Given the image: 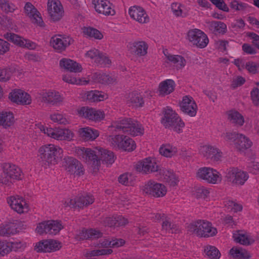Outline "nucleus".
<instances>
[{"instance_id": "nucleus-49", "label": "nucleus", "mask_w": 259, "mask_h": 259, "mask_svg": "<svg viewBox=\"0 0 259 259\" xmlns=\"http://www.w3.org/2000/svg\"><path fill=\"white\" fill-rule=\"evenodd\" d=\"M130 128L128 134L132 136H141L144 133V129L142 125L134 119Z\"/></svg>"}, {"instance_id": "nucleus-33", "label": "nucleus", "mask_w": 259, "mask_h": 259, "mask_svg": "<svg viewBox=\"0 0 259 259\" xmlns=\"http://www.w3.org/2000/svg\"><path fill=\"white\" fill-rule=\"evenodd\" d=\"M126 104L129 107L137 108L143 107L144 101L140 93L134 92L129 94L126 100Z\"/></svg>"}, {"instance_id": "nucleus-50", "label": "nucleus", "mask_w": 259, "mask_h": 259, "mask_svg": "<svg viewBox=\"0 0 259 259\" xmlns=\"http://www.w3.org/2000/svg\"><path fill=\"white\" fill-rule=\"evenodd\" d=\"M83 34L87 37L101 39L103 34L98 30L92 27H84L82 30Z\"/></svg>"}, {"instance_id": "nucleus-52", "label": "nucleus", "mask_w": 259, "mask_h": 259, "mask_svg": "<svg viewBox=\"0 0 259 259\" xmlns=\"http://www.w3.org/2000/svg\"><path fill=\"white\" fill-rule=\"evenodd\" d=\"M204 252L206 255L212 259H218L221 256L219 250L213 246H206L204 248Z\"/></svg>"}, {"instance_id": "nucleus-5", "label": "nucleus", "mask_w": 259, "mask_h": 259, "mask_svg": "<svg viewBox=\"0 0 259 259\" xmlns=\"http://www.w3.org/2000/svg\"><path fill=\"white\" fill-rule=\"evenodd\" d=\"M161 122L165 128H172L173 130L178 134L182 133L183 128L185 126L184 121L169 107L164 109Z\"/></svg>"}, {"instance_id": "nucleus-13", "label": "nucleus", "mask_w": 259, "mask_h": 259, "mask_svg": "<svg viewBox=\"0 0 259 259\" xmlns=\"http://www.w3.org/2000/svg\"><path fill=\"white\" fill-rule=\"evenodd\" d=\"M63 228V226L60 222L51 220L39 223L35 230L37 233L40 235L44 234L56 235Z\"/></svg>"}, {"instance_id": "nucleus-58", "label": "nucleus", "mask_w": 259, "mask_h": 259, "mask_svg": "<svg viewBox=\"0 0 259 259\" xmlns=\"http://www.w3.org/2000/svg\"><path fill=\"white\" fill-rule=\"evenodd\" d=\"M11 251H22L26 247L25 242L21 241L11 242L9 243Z\"/></svg>"}, {"instance_id": "nucleus-39", "label": "nucleus", "mask_w": 259, "mask_h": 259, "mask_svg": "<svg viewBox=\"0 0 259 259\" xmlns=\"http://www.w3.org/2000/svg\"><path fill=\"white\" fill-rule=\"evenodd\" d=\"M160 179L167 182L171 186H176L178 183V180L173 172L165 169H160L159 171Z\"/></svg>"}, {"instance_id": "nucleus-20", "label": "nucleus", "mask_w": 259, "mask_h": 259, "mask_svg": "<svg viewBox=\"0 0 259 259\" xmlns=\"http://www.w3.org/2000/svg\"><path fill=\"white\" fill-rule=\"evenodd\" d=\"M9 99L13 103L20 105H29L31 98L28 93L21 89H14L9 94Z\"/></svg>"}, {"instance_id": "nucleus-12", "label": "nucleus", "mask_w": 259, "mask_h": 259, "mask_svg": "<svg viewBox=\"0 0 259 259\" xmlns=\"http://www.w3.org/2000/svg\"><path fill=\"white\" fill-rule=\"evenodd\" d=\"M62 167L70 175L80 176L84 173L82 164L77 159L71 156L64 158Z\"/></svg>"}, {"instance_id": "nucleus-14", "label": "nucleus", "mask_w": 259, "mask_h": 259, "mask_svg": "<svg viewBox=\"0 0 259 259\" xmlns=\"http://www.w3.org/2000/svg\"><path fill=\"white\" fill-rule=\"evenodd\" d=\"M226 177L228 181L233 184L243 185L248 180L249 176L246 171L237 167H231L228 170Z\"/></svg>"}, {"instance_id": "nucleus-23", "label": "nucleus", "mask_w": 259, "mask_h": 259, "mask_svg": "<svg viewBox=\"0 0 259 259\" xmlns=\"http://www.w3.org/2000/svg\"><path fill=\"white\" fill-rule=\"evenodd\" d=\"M96 11L105 16H113L115 11L112 4L108 0H93Z\"/></svg>"}, {"instance_id": "nucleus-42", "label": "nucleus", "mask_w": 259, "mask_h": 259, "mask_svg": "<svg viewBox=\"0 0 259 259\" xmlns=\"http://www.w3.org/2000/svg\"><path fill=\"white\" fill-rule=\"evenodd\" d=\"M237 139L235 143V147L239 150L246 149L252 145V142L249 139L243 134H238Z\"/></svg>"}, {"instance_id": "nucleus-64", "label": "nucleus", "mask_w": 259, "mask_h": 259, "mask_svg": "<svg viewBox=\"0 0 259 259\" xmlns=\"http://www.w3.org/2000/svg\"><path fill=\"white\" fill-rule=\"evenodd\" d=\"M250 96L253 103L255 106H259V89L254 88L250 92Z\"/></svg>"}, {"instance_id": "nucleus-53", "label": "nucleus", "mask_w": 259, "mask_h": 259, "mask_svg": "<svg viewBox=\"0 0 259 259\" xmlns=\"http://www.w3.org/2000/svg\"><path fill=\"white\" fill-rule=\"evenodd\" d=\"M230 7L236 11L245 12L248 10L249 6L246 3L233 0L230 3Z\"/></svg>"}, {"instance_id": "nucleus-9", "label": "nucleus", "mask_w": 259, "mask_h": 259, "mask_svg": "<svg viewBox=\"0 0 259 259\" xmlns=\"http://www.w3.org/2000/svg\"><path fill=\"white\" fill-rule=\"evenodd\" d=\"M186 38L193 46L200 49L205 48L209 42L207 35L202 30L196 28L189 30L187 33Z\"/></svg>"}, {"instance_id": "nucleus-61", "label": "nucleus", "mask_w": 259, "mask_h": 259, "mask_svg": "<svg viewBox=\"0 0 259 259\" xmlns=\"http://www.w3.org/2000/svg\"><path fill=\"white\" fill-rule=\"evenodd\" d=\"M99 58V59H98L99 61H97L96 63L97 65L102 67H108L111 65V61L105 54L101 53Z\"/></svg>"}, {"instance_id": "nucleus-26", "label": "nucleus", "mask_w": 259, "mask_h": 259, "mask_svg": "<svg viewBox=\"0 0 259 259\" xmlns=\"http://www.w3.org/2000/svg\"><path fill=\"white\" fill-rule=\"evenodd\" d=\"M24 12L30 18L32 23L40 27L45 26L40 13L31 3L27 2L25 4Z\"/></svg>"}, {"instance_id": "nucleus-6", "label": "nucleus", "mask_w": 259, "mask_h": 259, "mask_svg": "<svg viewBox=\"0 0 259 259\" xmlns=\"http://www.w3.org/2000/svg\"><path fill=\"white\" fill-rule=\"evenodd\" d=\"M189 230L201 237H212L217 233V229L212 227L211 223L204 220H198L191 224Z\"/></svg>"}, {"instance_id": "nucleus-37", "label": "nucleus", "mask_w": 259, "mask_h": 259, "mask_svg": "<svg viewBox=\"0 0 259 259\" xmlns=\"http://www.w3.org/2000/svg\"><path fill=\"white\" fill-rule=\"evenodd\" d=\"M50 119L52 122L60 125H66L70 123V119L67 114L62 112L56 111L50 115Z\"/></svg>"}, {"instance_id": "nucleus-30", "label": "nucleus", "mask_w": 259, "mask_h": 259, "mask_svg": "<svg viewBox=\"0 0 259 259\" xmlns=\"http://www.w3.org/2000/svg\"><path fill=\"white\" fill-rule=\"evenodd\" d=\"M129 45V49L131 53L137 56H144L147 54L148 45L144 41H135Z\"/></svg>"}, {"instance_id": "nucleus-57", "label": "nucleus", "mask_w": 259, "mask_h": 259, "mask_svg": "<svg viewBox=\"0 0 259 259\" xmlns=\"http://www.w3.org/2000/svg\"><path fill=\"white\" fill-rule=\"evenodd\" d=\"M176 227L175 225L170 223L169 219L166 216V218L164 219L162 224V230H165L166 232L174 233L176 231Z\"/></svg>"}, {"instance_id": "nucleus-28", "label": "nucleus", "mask_w": 259, "mask_h": 259, "mask_svg": "<svg viewBox=\"0 0 259 259\" xmlns=\"http://www.w3.org/2000/svg\"><path fill=\"white\" fill-rule=\"evenodd\" d=\"M163 53L165 57V62L172 65L177 70L182 69L185 66L186 61L183 56L171 54L167 51H164Z\"/></svg>"}, {"instance_id": "nucleus-56", "label": "nucleus", "mask_w": 259, "mask_h": 259, "mask_svg": "<svg viewBox=\"0 0 259 259\" xmlns=\"http://www.w3.org/2000/svg\"><path fill=\"white\" fill-rule=\"evenodd\" d=\"M101 53L98 50L93 48L85 53V57L96 63L97 61H98V59H99V57Z\"/></svg>"}, {"instance_id": "nucleus-55", "label": "nucleus", "mask_w": 259, "mask_h": 259, "mask_svg": "<svg viewBox=\"0 0 259 259\" xmlns=\"http://www.w3.org/2000/svg\"><path fill=\"white\" fill-rule=\"evenodd\" d=\"M113 250L111 249H101L92 250H88L86 252L87 256H96L100 255H109L112 253Z\"/></svg>"}, {"instance_id": "nucleus-19", "label": "nucleus", "mask_w": 259, "mask_h": 259, "mask_svg": "<svg viewBox=\"0 0 259 259\" xmlns=\"http://www.w3.org/2000/svg\"><path fill=\"white\" fill-rule=\"evenodd\" d=\"M181 111L190 117L196 116L198 107L194 99L190 96H184L180 103Z\"/></svg>"}, {"instance_id": "nucleus-48", "label": "nucleus", "mask_w": 259, "mask_h": 259, "mask_svg": "<svg viewBox=\"0 0 259 259\" xmlns=\"http://www.w3.org/2000/svg\"><path fill=\"white\" fill-rule=\"evenodd\" d=\"M228 119L232 123L238 125L242 126L244 123V117L238 111L231 110L228 113Z\"/></svg>"}, {"instance_id": "nucleus-29", "label": "nucleus", "mask_w": 259, "mask_h": 259, "mask_svg": "<svg viewBox=\"0 0 259 259\" xmlns=\"http://www.w3.org/2000/svg\"><path fill=\"white\" fill-rule=\"evenodd\" d=\"M133 120L131 118L121 117L113 121L111 127L114 128L115 131L128 134Z\"/></svg>"}, {"instance_id": "nucleus-34", "label": "nucleus", "mask_w": 259, "mask_h": 259, "mask_svg": "<svg viewBox=\"0 0 259 259\" xmlns=\"http://www.w3.org/2000/svg\"><path fill=\"white\" fill-rule=\"evenodd\" d=\"M60 66L61 68L72 72H80L82 71L81 65L70 59L63 58L60 60Z\"/></svg>"}, {"instance_id": "nucleus-38", "label": "nucleus", "mask_w": 259, "mask_h": 259, "mask_svg": "<svg viewBox=\"0 0 259 259\" xmlns=\"http://www.w3.org/2000/svg\"><path fill=\"white\" fill-rule=\"evenodd\" d=\"M234 241L239 244L248 245L254 242V240L247 233L238 231L233 234Z\"/></svg>"}, {"instance_id": "nucleus-43", "label": "nucleus", "mask_w": 259, "mask_h": 259, "mask_svg": "<svg viewBox=\"0 0 259 259\" xmlns=\"http://www.w3.org/2000/svg\"><path fill=\"white\" fill-rule=\"evenodd\" d=\"M17 229L13 223L2 224L0 225V236L8 237L17 234Z\"/></svg>"}, {"instance_id": "nucleus-18", "label": "nucleus", "mask_w": 259, "mask_h": 259, "mask_svg": "<svg viewBox=\"0 0 259 259\" xmlns=\"http://www.w3.org/2000/svg\"><path fill=\"white\" fill-rule=\"evenodd\" d=\"M72 41L73 40L69 36L56 35L52 37L50 45L57 52L61 53L65 51Z\"/></svg>"}, {"instance_id": "nucleus-45", "label": "nucleus", "mask_w": 259, "mask_h": 259, "mask_svg": "<svg viewBox=\"0 0 259 259\" xmlns=\"http://www.w3.org/2000/svg\"><path fill=\"white\" fill-rule=\"evenodd\" d=\"M91 78L95 82L102 84H109L113 81V79L109 75L100 72L93 73Z\"/></svg>"}, {"instance_id": "nucleus-54", "label": "nucleus", "mask_w": 259, "mask_h": 259, "mask_svg": "<svg viewBox=\"0 0 259 259\" xmlns=\"http://www.w3.org/2000/svg\"><path fill=\"white\" fill-rule=\"evenodd\" d=\"M0 9L5 13H8L13 12L16 7L9 0H0Z\"/></svg>"}, {"instance_id": "nucleus-22", "label": "nucleus", "mask_w": 259, "mask_h": 259, "mask_svg": "<svg viewBox=\"0 0 259 259\" xmlns=\"http://www.w3.org/2000/svg\"><path fill=\"white\" fill-rule=\"evenodd\" d=\"M128 14L130 17L140 24L148 23L150 21V18L147 12L142 7L134 6L128 9Z\"/></svg>"}, {"instance_id": "nucleus-16", "label": "nucleus", "mask_w": 259, "mask_h": 259, "mask_svg": "<svg viewBox=\"0 0 259 259\" xmlns=\"http://www.w3.org/2000/svg\"><path fill=\"white\" fill-rule=\"evenodd\" d=\"M76 113L80 117L94 121H100L105 117V113L103 111L88 107L78 108Z\"/></svg>"}, {"instance_id": "nucleus-24", "label": "nucleus", "mask_w": 259, "mask_h": 259, "mask_svg": "<svg viewBox=\"0 0 259 259\" xmlns=\"http://www.w3.org/2000/svg\"><path fill=\"white\" fill-rule=\"evenodd\" d=\"M61 247L60 242L54 240H44L37 243L35 246V250L37 252L55 251Z\"/></svg>"}, {"instance_id": "nucleus-21", "label": "nucleus", "mask_w": 259, "mask_h": 259, "mask_svg": "<svg viewBox=\"0 0 259 259\" xmlns=\"http://www.w3.org/2000/svg\"><path fill=\"white\" fill-rule=\"evenodd\" d=\"M40 96L43 101L54 106H60L64 100L62 95L55 90L44 91Z\"/></svg>"}, {"instance_id": "nucleus-44", "label": "nucleus", "mask_w": 259, "mask_h": 259, "mask_svg": "<svg viewBox=\"0 0 259 259\" xmlns=\"http://www.w3.org/2000/svg\"><path fill=\"white\" fill-rule=\"evenodd\" d=\"M230 254L234 258L248 259L250 257L249 253L241 247H233L230 249Z\"/></svg>"}, {"instance_id": "nucleus-47", "label": "nucleus", "mask_w": 259, "mask_h": 259, "mask_svg": "<svg viewBox=\"0 0 259 259\" xmlns=\"http://www.w3.org/2000/svg\"><path fill=\"white\" fill-rule=\"evenodd\" d=\"M62 78L65 82L75 85H86L89 82V79L84 78H77L68 74L64 75Z\"/></svg>"}, {"instance_id": "nucleus-41", "label": "nucleus", "mask_w": 259, "mask_h": 259, "mask_svg": "<svg viewBox=\"0 0 259 259\" xmlns=\"http://www.w3.org/2000/svg\"><path fill=\"white\" fill-rule=\"evenodd\" d=\"M15 122L13 114L11 112H2L0 113V125L7 128L13 125Z\"/></svg>"}, {"instance_id": "nucleus-32", "label": "nucleus", "mask_w": 259, "mask_h": 259, "mask_svg": "<svg viewBox=\"0 0 259 259\" xmlns=\"http://www.w3.org/2000/svg\"><path fill=\"white\" fill-rule=\"evenodd\" d=\"M176 83L172 79H165L159 84L158 91L159 95L165 96L172 93L176 88Z\"/></svg>"}, {"instance_id": "nucleus-17", "label": "nucleus", "mask_w": 259, "mask_h": 259, "mask_svg": "<svg viewBox=\"0 0 259 259\" xmlns=\"http://www.w3.org/2000/svg\"><path fill=\"white\" fill-rule=\"evenodd\" d=\"M136 168L137 171L144 174L154 172H158L159 174V171L161 169L159 168L155 159L150 157L138 162L136 165Z\"/></svg>"}, {"instance_id": "nucleus-2", "label": "nucleus", "mask_w": 259, "mask_h": 259, "mask_svg": "<svg viewBox=\"0 0 259 259\" xmlns=\"http://www.w3.org/2000/svg\"><path fill=\"white\" fill-rule=\"evenodd\" d=\"M38 153L42 166L47 168L58 163L63 156V150L59 146L49 144L40 147Z\"/></svg>"}, {"instance_id": "nucleus-11", "label": "nucleus", "mask_w": 259, "mask_h": 259, "mask_svg": "<svg viewBox=\"0 0 259 259\" xmlns=\"http://www.w3.org/2000/svg\"><path fill=\"white\" fill-rule=\"evenodd\" d=\"M142 190L146 194L154 198L162 197L167 192V189L163 184L152 180L145 184Z\"/></svg>"}, {"instance_id": "nucleus-1", "label": "nucleus", "mask_w": 259, "mask_h": 259, "mask_svg": "<svg viewBox=\"0 0 259 259\" xmlns=\"http://www.w3.org/2000/svg\"><path fill=\"white\" fill-rule=\"evenodd\" d=\"M75 153L80 159L92 167L93 173H96L99 170L100 160L107 165H111L116 158L112 151L101 147L96 148V151L90 148L77 147Z\"/></svg>"}, {"instance_id": "nucleus-31", "label": "nucleus", "mask_w": 259, "mask_h": 259, "mask_svg": "<svg viewBox=\"0 0 259 259\" xmlns=\"http://www.w3.org/2000/svg\"><path fill=\"white\" fill-rule=\"evenodd\" d=\"M102 236V233L95 229H83L76 235L75 238L77 240L84 239H95Z\"/></svg>"}, {"instance_id": "nucleus-10", "label": "nucleus", "mask_w": 259, "mask_h": 259, "mask_svg": "<svg viewBox=\"0 0 259 259\" xmlns=\"http://www.w3.org/2000/svg\"><path fill=\"white\" fill-rule=\"evenodd\" d=\"M94 201V197L92 194H86L78 195L73 198L68 199L65 201L64 205L65 207L80 209L92 204Z\"/></svg>"}, {"instance_id": "nucleus-27", "label": "nucleus", "mask_w": 259, "mask_h": 259, "mask_svg": "<svg viewBox=\"0 0 259 259\" xmlns=\"http://www.w3.org/2000/svg\"><path fill=\"white\" fill-rule=\"evenodd\" d=\"M7 201L11 207L18 213H22L28 211V205L22 197L11 196L8 199Z\"/></svg>"}, {"instance_id": "nucleus-59", "label": "nucleus", "mask_w": 259, "mask_h": 259, "mask_svg": "<svg viewBox=\"0 0 259 259\" xmlns=\"http://www.w3.org/2000/svg\"><path fill=\"white\" fill-rule=\"evenodd\" d=\"M225 205L228 207V209L234 212L241 211L243 208L242 205L241 204L232 200L228 201Z\"/></svg>"}, {"instance_id": "nucleus-4", "label": "nucleus", "mask_w": 259, "mask_h": 259, "mask_svg": "<svg viewBox=\"0 0 259 259\" xmlns=\"http://www.w3.org/2000/svg\"><path fill=\"white\" fill-rule=\"evenodd\" d=\"M2 172L0 175V183L9 186L15 181H19L23 178V172L17 165L9 162L1 165Z\"/></svg>"}, {"instance_id": "nucleus-62", "label": "nucleus", "mask_w": 259, "mask_h": 259, "mask_svg": "<svg viewBox=\"0 0 259 259\" xmlns=\"http://www.w3.org/2000/svg\"><path fill=\"white\" fill-rule=\"evenodd\" d=\"M10 251L9 242L0 241V257L4 256Z\"/></svg>"}, {"instance_id": "nucleus-63", "label": "nucleus", "mask_w": 259, "mask_h": 259, "mask_svg": "<svg viewBox=\"0 0 259 259\" xmlns=\"http://www.w3.org/2000/svg\"><path fill=\"white\" fill-rule=\"evenodd\" d=\"M12 72L8 69H0V81H7L10 78Z\"/></svg>"}, {"instance_id": "nucleus-40", "label": "nucleus", "mask_w": 259, "mask_h": 259, "mask_svg": "<svg viewBox=\"0 0 259 259\" xmlns=\"http://www.w3.org/2000/svg\"><path fill=\"white\" fill-rule=\"evenodd\" d=\"M85 94L87 100L92 102H100L108 98L107 94L97 90L87 92Z\"/></svg>"}, {"instance_id": "nucleus-7", "label": "nucleus", "mask_w": 259, "mask_h": 259, "mask_svg": "<svg viewBox=\"0 0 259 259\" xmlns=\"http://www.w3.org/2000/svg\"><path fill=\"white\" fill-rule=\"evenodd\" d=\"M198 180L204 181L210 184H218L222 181V176L217 169L210 167H202L196 173Z\"/></svg>"}, {"instance_id": "nucleus-25", "label": "nucleus", "mask_w": 259, "mask_h": 259, "mask_svg": "<svg viewBox=\"0 0 259 259\" xmlns=\"http://www.w3.org/2000/svg\"><path fill=\"white\" fill-rule=\"evenodd\" d=\"M200 153L207 159L213 161H220L222 157V152L215 146L203 145L199 149Z\"/></svg>"}, {"instance_id": "nucleus-51", "label": "nucleus", "mask_w": 259, "mask_h": 259, "mask_svg": "<svg viewBox=\"0 0 259 259\" xmlns=\"http://www.w3.org/2000/svg\"><path fill=\"white\" fill-rule=\"evenodd\" d=\"M4 37L5 39L9 41L12 42L14 44L22 47L23 45V42H24V38L12 32H7L4 35Z\"/></svg>"}, {"instance_id": "nucleus-60", "label": "nucleus", "mask_w": 259, "mask_h": 259, "mask_svg": "<svg viewBox=\"0 0 259 259\" xmlns=\"http://www.w3.org/2000/svg\"><path fill=\"white\" fill-rule=\"evenodd\" d=\"M238 134L235 132H226L222 135V137L226 141L235 145Z\"/></svg>"}, {"instance_id": "nucleus-15", "label": "nucleus", "mask_w": 259, "mask_h": 259, "mask_svg": "<svg viewBox=\"0 0 259 259\" xmlns=\"http://www.w3.org/2000/svg\"><path fill=\"white\" fill-rule=\"evenodd\" d=\"M47 11L50 19L54 22L60 20L64 14L63 6L59 0H48Z\"/></svg>"}, {"instance_id": "nucleus-35", "label": "nucleus", "mask_w": 259, "mask_h": 259, "mask_svg": "<svg viewBox=\"0 0 259 259\" xmlns=\"http://www.w3.org/2000/svg\"><path fill=\"white\" fill-rule=\"evenodd\" d=\"M207 25L209 30L215 34H224L227 31L226 24L221 21H210Z\"/></svg>"}, {"instance_id": "nucleus-46", "label": "nucleus", "mask_w": 259, "mask_h": 259, "mask_svg": "<svg viewBox=\"0 0 259 259\" xmlns=\"http://www.w3.org/2000/svg\"><path fill=\"white\" fill-rule=\"evenodd\" d=\"M160 154L166 157H171L175 155L177 152V148L170 144L162 145L159 150Z\"/></svg>"}, {"instance_id": "nucleus-36", "label": "nucleus", "mask_w": 259, "mask_h": 259, "mask_svg": "<svg viewBox=\"0 0 259 259\" xmlns=\"http://www.w3.org/2000/svg\"><path fill=\"white\" fill-rule=\"evenodd\" d=\"M78 134L85 141H94L99 136L98 130L90 127L79 128Z\"/></svg>"}, {"instance_id": "nucleus-3", "label": "nucleus", "mask_w": 259, "mask_h": 259, "mask_svg": "<svg viewBox=\"0 0 259 259\" xmlns=\"http://www.w3.org/2000/svg\"><path fill=\"white\" fill-rule=\"evenodd\" d=\"M36 132H40L58 141H70L74 138V134L68 128L60 127H46L41 123H35L32 126Z\"/></svg>"}, {"instance_id": "nucleus-8", "label": "nucleus", "mask_w": 259, "mask_h": 259, "mask_svg": "<svg viewBox=\"0 0 259 259\" xmlns=\"http://www.w3.org/2000/svg\"><path fill=\"white\" fill-rule=\"evenodd\" d=\"M108 141L114 148L124 151H132L136 148L134 141L124 135H112L108 138Z\"/></svg>"}]
</instances>
